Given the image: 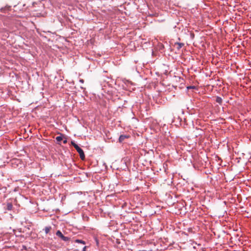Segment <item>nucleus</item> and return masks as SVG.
Masks as SVG:
<instances>
[{
  "label": "nucleus",
  "instance_id": "nucleus-1",
  "mask_svg": "<svg viewBox=\"0 0 251 251\" xmlns=\"http://www.w3.org/2000/svg\"><path fill=\"white\" fill-rule=\"evenodd\" d=\"M72 145L74 146V147L76 149L78 153L79 154L80 158L82 160H83L85 158V155L83 150L80 147H79L77 145L73 142H72Z\"/></svg>",
  "mask_w": 251,
  "mask_h": 251
},
{
  "label": "nucleus",
  "instance_id": "nucleus-2",
  "mask_svg": "<svg viewBox=\"0 0 251 251\" xmlns=\"http://www.w3.org/2000/svg\"><path fill=\"white\" fill-rule=\"evenodd\" d=\"M56 235L64 241L67 242L70 240V238L64 236L60 230H57L56 231Z\"/></svg>",
  "mask_w": 251,
  "mask_h": 251
},
{
  "label": "nucleus",
  "instance_id": "nucleus-3",
  "mask_svg": "<svg viewBox=\"0 0 251 251\" xmlns=\"http://www.w3.org/2000/svg\"><path fill=\"white\" fill-rule=\"evenodd\" d=\"M183 45L184 44L183 43H176L174 46L178 50H179L182 47Z\"/></svg>",
  "mask_w": 251,
  "mask_h": 251
},
{
  "label": "nucleus",
  "instance_id": "nucleus-4",
  "mask_svg": "<svg viewBox=\"0 0 251 251\" xmlns=\"http://www.w3.org/2000/svg\"><path fill=\"white\" fill-rule=\"evenodd\" d=\"M128 137L127 135H122L120 136L119 140L120 142H122L126 138H127Z\"/></svg>",
  "mask_w": 251,
  "mask_h": 251
},
{
  "label": "nucleus",
  "instance_id": "nucleus-5",
  "mask_svg": "<svg viewBox=\"0 0 251 251\" xmlns=\"http://www.w3.org/2000/svg\"><path fill=\"white\" fill-rule=\"evenodd\" d=\"M222 101H223L221 97H216V101L217 103H218L219 104H222Z\"/></svg>",
  "mask_w": 251,
  "mask_h": 251
},
{
  "label": "nucleus",
  "instance_id": "nucleus-6",
  "mask_svg": "<svg viewBox=\"0 0 251 251\" xmlns=\"http://www.w3.org/2000/svg\"><path fill=\"white\" fill-rule=\"evenodd\" d=\"M13 208V205L11 203H8L7 204V209L8 210H11Z\"/></svg>",
  "mask_w": 251,
  "mask_h": 251
},
{
  "label": "nucleus",
  "instance_id": "nucleus-7",
  "mask_svg": "<svg viewBox=\"0 0 251 251\" xmlns=\"http://www.w3.org/2000/svg\"><path fill=\"white\" fill-rule=\"evenodd\" d=\"M51 229L50 226H47L45 228V231L46 234H48Z\"/></svg>",
  "mask_w": 251,
  "mask_h": 251
},
{
  "label": "nucleus",
  "instance_id": "nucleus-8",
  "mask_svg": "<svg viewBox=\"0 0 251 251\" xmlns=\"http://www.w3.org/2000/svg\"><path fill=\"white\" fill-rule=\"evenodd\" d=\"M56 140L58 142H60L61 141H62L63 140V136L62 135L57 136L56 137Z\"/></svg>",
  "mask_w": 251,
  "mask_h": 251
},
{
  "label": "nucleus",
  "instance_id": "nucleus-9",
  "mask_svg": "<svg viewBox=\"0 0 251 251\" xmlns=\"http://www.w3.org/2000/svg\"><path fill=\"white\" fill-rule=\"evenodd\" d=\"M75 242L78 243H81L82 244H85V242L84 241L77 239L75 240Z\"/></svg>",
  "mask_w": 251,
  "mask_h": 251
},
{
  "label": "nucleus",
  "instance_id": "nucleus-10",
  "mask_svg": "<svg viewBox=\"0 0 251 251\" xmlns=\"http://www.w3.org/2000/svg\"><path fill=\"white\" fill-rule=\"evenodd\" d=\"M79 81H80L81 83H83L84 82V80H83V79H80V80H79Z\"/></svg>",
  "mask_w": 251,
  "mask_h": 251
},
{
  "label": "nucleus",
  "instance_id": "nucleus-11",
  "mask_svg": "<svg viewBox=\"0 0 251 251\" xmlns=\"http://www.w3.org/2000/svg\"><path fill=\"white\" fill-rule=\"evenodd\" d=\"M86 246H85V247L83 248V251H86Z\"/></svg>",
  "mask_w": 251,
  "mask_h": 251
},
{
  "label": "nucleus",
  "instance_id": "nucleus-12",
  "mask_svg": "<svg viewBox=\"0 0 251 251\" xmlns=\"http://www.w3.org/2000/svg\"><path fill=\"white\" fill-rule=\"evenodd\" d=\"M63 142H64V143H67V140H64L63 141Z\"/></svg>",
  "mask_w": 251,
  "mask_h": 251
}]
</instances>
